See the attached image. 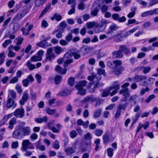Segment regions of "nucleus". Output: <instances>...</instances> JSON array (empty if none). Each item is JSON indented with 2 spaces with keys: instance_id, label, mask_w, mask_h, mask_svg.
<instances>
[{
  "instance_id": "nucleus-30",
  "label": "nucleus",
  "mask_w": 158,
  "mask_h": 158,
  "mask_svg": "<svg viewBox=\"0 0 158 158\" xmlns=\"http://www.w3.org/2000/svg\"><path fill=\"white\" fill-rule=\"evenodd\" d=\"M102 139L104 143L105 144H107L109 140V133L105 132L103 136Z\"/></svg>"
},
{
  "instance_id": "nucleus-13",
  "label": "nucleus",
  "mask_w": 158,
  "mask_h": 158,
  "mask_svg": "<svg viewBox=\"0 0 158 158\" xmlns=\"http://www.w3.org/2000/svg\"><path fill=\"white\" fill-rule=\"evenodd\" d=\"M137 97V96L135 94L130 96L128 99V102L131 106L136 103Z\"/></svg>"
},
{
  "instance_id": "nucleus-49",
  "label": "nucleus",
  "mask_w": 158,
  "mask_h": 158,
  "mask_svg": "<svg viewBox=\"0 0 158 158\" xmlns=\"http://www.w3.org/2000/svg\"><path fill=\"white\" fill-rule=\"evenodd\" d=\"M5 53L3 52L0 53V65L3 64L5 58Z\"/></svg>"
},
{
  "instance_id": "nucleus-51",
  "label": "nucleus",
  "mask_w": 158,
  "mask_h": 158,
  "mask_svg": "<svg viewBox=\"0 0 158 158\" xmlns=\"http://www.w3.org/2000/svg\"><path fill=\"white\" fill-rule=\"evenodd\" d=\"M113 149L111 148H109L107 150L108 156L110 157H111L113 154Z\"/></svg>"
},
{
  "instance_id": "nucleus-25",
  "label": "nucleus",
  "mask_w": 158,
  "mask_h": 158,
  "mask_svg": "<svg viewBox=\"0 0 158 158\" xmlns=\"http://www.w3.org/2000/svg\"><path fill=\"white\" fill-rule=\"evenodd\" d=\"M16 123V119L13 117L10 120L9 122V126L8 127L9 129L12 130L14 127V125Z\"/></svg>"
},
{
  "instance_id": "nucleus-60",
  "label": "nucleus",
  "mask_w": 158,
  "mask_h": 158,
  "mask_svg": "<svg viewBox=\"0 0 158 158\" xmlns=\"http://www.w3.org/2000/svg\"><path fill=\"white\" fill-rule=\"evenodd\" d=\"M52 147L56 149H58L60 148V145L59 144V142L58 140H56L53 143Z\"/></svg>"
},
{
  "instance_id": "nucleus-42",
  "label": "nucleus",
  "mask_w": 158,
  "mask_h": 158,
  "mask_svg": "<svg viewBox=\"0 0 158 158\" xmlns=\"http://www.w3.org/2000/svg\"><path fill=\"white\" fill-rule=\"evenodd\" d=\"M111 90L110 89V87L107 88L103 92L102 96V97H106L110 95V92Z\"/></svg>"
},
{
  "instance_id": "nucleus-18",
  "label": "nucleus",
  "mask_w": 158,
  "mask_h": 158,
  "mask_svg": "<svg viewBox=\"0 0 158 158\" xmlns=\"http://www.w3.org/2000/svg\"><path fill=\"white\" fill-rule=\"evenodd\" d=\"M146 78V76L141 75H136L133 78V79L135 80V81L138 82L142 81Z\"/></svg>"
},
{
  "instance_id": "nucleus-56",
  "label": "nucleus",
  "mask_w": 158,
  "mask_h": 158,
  "mask_svg": "<svg viewBox=\"0 0 158 158\" xmlns=\"http://www.w3.org/2000/svg\"><path fill=\"white\" fill-rule=\"evenodd\" d=\"M70 135L71 138H74L77 136V133L75 130H73L70 132Z\"/></svg>"
},
{
  "instance_id": "nucleus-23",
  "label": "nucleus",
  "mask_w": 158,
  "mask_h": 158,
  "mask_svg": "<svg viewBox=\"0 0 158 158\" xmlns=\"http://www.w3.org/2000/svg\"><path fill=\"white\" fill-rule=\"evenodd\" d=\"M80 52V50L77 49L75 48L73 49V56L75 59H78L81 57V55L79 54Z\"/></svg>"
},
{
  "instance_id": "nucleus-63",
  "label": "nucleus",
  "mask_w": 158,
  "mask_h": 158,
  "mask_svg": "<svg viewBox=\"0 0 158 158\" xmlns=\"http://www.w3.org/2000/svg\"><path fill=\"white\" fill-rule=\"evenodd\" d=\"M15 89L19 94H21L22 92V89L21 87L18 84H17L15 86Z\"/></svg>"
},
{
  "instance_id": "nucleus-10",
  "label": "nucleus",
  "mask_w": 158,
  "mask_h": 158,
  "mask_svg": "<svg viewBox=\"0 0 158 158\" xmlns=\"http://www.w3.org/2000/svg\"><path fill=\"white\" fill-rule=\"evenodd\" d=\"M17 104L15 102L14 100L11 98H8V100L6 105V107L7 109H9L12 107V109L15 108Z\"/></svg>"
},
{
  "instance_id": "nucleus-8",
  "label": "nucleus",
  "mask_w": 158,
  "mask_h": 158,
  "mask_svg": "<svg viewBox=\"0 0 158 158\" xmlns=\"http://www.w3.org/2000/svg\"><path fill=\"white\" fill-rule=\"evenodd\" d=\"M25 111L23 107L16 109L14 112V115L17 118H22L25 115Z\"/></svg>"
},
{
  "instance_id": "nucleus-19",
  "label": "nucleus",
  "mask_w": 158,
  "mask_h": 158,
  "mask_svg": "<svg viewBox=\"0 0 158 158\" xmlns=\"http://www.w3.org/2000/svg\"><path fill=\"white\" fill-rule=\"evenodd\" d=\"M113 56L115 58H120L123 56V53L119 49L117 51H114L112 53Z\"/></svg>"
},
{
  "instance_id": "nucleus-44",
  "label": "nucleus",
  "mask_w": 158,
  "mask_h": 158,
  "mask_svg": "<svg viewBox=\"0 0 158 158\" xmlns=\"http://www.w3.org/2000/svg\"><path fill=\"white\" fill-rule=\"evenodd\" d=\"M23 38L21 37V36H19L18 38H16V40L17 41L16 43V45L19 46L22 44L23 40Z\"/></svg>"
},
{
  "instance_id": "nucleus-53",
  "label": "nucleus",
  "mask_w": 158,
  "mask_h": 158,
  "mask_svg": "<svg viewBox=\"0 0 158 158\" xmlns=\"http://www.w3.org/2000/svg\"><path fill=\"white\" fill-rule=\"evenodd\" d=\"M73 36L71 33H69L65 37L66 40L68 43L72 40Z\"/></svg>"
},
{
  "instance_id": "nucleus-24",
  "label": "nucleus",
  "mask_w": 158,
  "mask_h": 158,
  "mask_svg": "<svg viewBox=\"0 0 158 158\" xmlns=\"http://www.w3.org/2000/svg\"><path fill=\"white\" fill-rule=\"evenodd\" d=\"M63 32L64 31H63V29L60 30V28H58L57 30H56L53 32L52 34L54 35L55 33H57L56 35V37L58 39H60L62 36V34Z\"/></svg>"
},
{
  "instance_id": "nucleus-38",
  "label": "nucleus",
  "mask_w": 158,
  "mask_h": 158,
  "mask_svg": "<svg viewBox=\"0 0 158 158\" xmlns=\"http://www.w3.org/2000/svg\"><path fill=\"white\" fill-rule=\"evenodd\" d=\"M73 56V50L72 52H69L66 53L64 56V59L71 58Z\"/></svg>"
},
{
  "instance_id": "nucleus-21",
  "label": "nucleus",
  "mask_w": 158,
  "mask_h": 158,
  "mask_svg": "<svg viewBox=\"0 0 158 158\" xmlns=\"http://www.w3.org/2000/svg\"><path fill=\"white\" fill-rule=\"evenodd\" d=\"M37 45L39 46L44 48H46L48 47L51 46V44H48L47 42H46V41L44 40L37 43Z\"/></svg>"
},
{
  "instance_id": "nucleus-7",
  "label": "nucleus",
  "mask_w": 158,
  "mask_h": 158,
  "mask_svg": "<svg viewBox=\"0 0 158 158\" xmlns=\"http://www.w3.org/2000/svg\"><path fill=\"white\" fill-rule=\"evenodd\" d=\"M53 49L52 48H49L47 49L45 54V61L51 62L54 60L56 57L55 54L52 53Z\"/></svg>"
},
{
  "instance_id": "nucleus-64",
  "label": "nucleus",
  "mask_w": 158,
  "mask_h": 158,
  "mask_svg": "<svg viewBox=\"0 0 158 158\" xmlns=\"http://www.w3.org/2000/svg\"><path fill=\"white\" fill-rule=\"evenodd\" d=\"M19 79L16 77H14L10 81V83L14 84L17 83Z\"/></svg>"
},
{
  "instance_id": "nucleus-34",
  "label": "nucleus",
  "mask_w": 158,
  "mask_h": 158,
  "mask_svg": "<svg viewBox=\"0 0 158 158\" xmlns=\"http://www.w3.org/2000/svg\"><path fill=\"white\" fill-rule=\"evenodd\" d=\"M53 49L55 53L57 54H59L64 50L63 48L59 46L54 47Z\"/></svg>"
},
{
  "instance_id": "nucleus-31",
  "label": "nucleus",
  "mask_w": 158,
  "mask_h": 158,
  "mask_svg": "<svg viewBox=\"0 0 158 158\" xmlns=\"http://www.w3.org/2000/svg\"><path fill=\"white\" fill-rule=\"evenodd\" d=\"M47 0H35V6L36 7H39L43 5L44 2Z\"/></svg>"
},
{
  "instance_id": "nucleus-43",
  "label": "nucleus",
  "mask_w": 158,
  "mask_h": 158,
  "mask_svg": "<svg viewBox=\"0 0 158 158\" xmlns=\"http://www.w3.org/2000/svg\"><path fill=\"white\" fill-rule=\"evenodd\" d=\"M101 113V110L99 109H98L96 110L94 112V116L95 118H98L99 117Z\"/></svg>"
},
{
  "instance_id": "nucleus-62",
  "label": "nucleus",
  "mask_w": 158,
  "mask_h": 158,
  "mask_svg": "<svg viewBox=\"0 0 158 158\" xmlns=\"http://www.w3.org/2000/svg\"><path fill=\"white\" fill-rule=\"evenodd\" d=\"M108 10V6L106 5H103L101 8V12L102 13H104L106 12Z\"/></svg>"
},
{
  "instance_id": "nucleus-6",
  "label": "nucleus",
  "mask_w": 158,
  "mask_h": 158,
  "mask_svg": "<svg viewBox=\"0 0 158 158\" xmlns=\"http://www.w3.org/2000/svg\"><path fill=\"white\" fill-rule=\"evenodd\" d=\"M107 24L106 20H102L99 24H97L96 26L94 29L95 32L98 33L103 31L106 29Z\"/></svg>"
},
{
  "instance_id": "nucleus-28",
  "label": "nucleus",
  "mask_w": 158,
  "mask_h": 158,
  "mask_svg": "<svg viewBox=\"0 0 158 158\" xmlns=\"http://www.w3.org/2000/svg\"><path fill=\"white\" fill-rule=\"evenodd\" d=\"M48 119L47 117L45 116L43 117V118H36L35 119V121L37 123H41L43 122H46Z\"/></svg>"
},
{
  "instance_id": "nucleus-2",
  "label": "nucleus",
  "mask_w": 158,
  "mask_h": 158,
  "mask_svg": "<svg viewBox=\"0 0 158 158\" xmlns=\"http://www.w3.org/2000/svg\"><path fill=\"white\" fill-rule=\"evenodd\" d=\"M122 62L119 60H115L113 61H108L107 65L110 68L114 69L113 72L115 75H118L122 73L124 70V67L121 66Z\"/></svg>"
},
{
  "instance_id": "nucleus-58",
  "label": "nucleus",
  "mask_w": 158,
  "mask_h": 158,
  "mask_svg": "<svg viewBox=\"0 0 158 158\" xmlns=\"http://www.w3.org/2000/svg\"><path fill=\"white\" fill-rule=\"evenodd\" d=\"M74 78L73 77H71L69 79L68 81V84L70 86H72L74 85Z\"/></svg>"
},
{
  "instance_id": "nucleus-22",
  "label": "nucleus",
  "mask_w": 158,
  "mask_h": 158,
  "mask_svg": "<svg viewBox=\"0 0 158 158\" xmlns=\"http://www.w3.org/2000/svg\"><path fill=\"white\" fill-rule=\"evenodd\" d=\"M51 7V3L50 2L48 3L44 9L42 11L39 18H41L44 14L47 12Z\"/></svg>"
},
{
  "instance_id": "nucleus-16",
  "label": "nucleus",
  "mask_w": 158,
  "mask_h": 158,
  "mask_svg": "<svg viewBox=\"0 0 158 158\" xmlns=\"http://www.w3.org/2000/svg\"><path fill=\"white\" fill-rule=\"evenodd\" d=\"M33 27L32 24L30 25L28 27L27 30H26L25 27H23L21 29V31L22 32L23 35H27L29 33L30 31L32 29Z\"/></svg>"
},
{
  "instance_id": "nucleus-32",
  "label": "nucleus",
  "mask_w": 158,
  "mask_h": 158,
  "mask_svg": "<svg viewBox=\"0 0 158 158\" xmlns=\"http://www.w3.org/2000/svg\"><path fill=\"white\" fill-rule=\"evenodd\" d=\"M101 5L98 4V6H95L91 13V15L94 16H97L98 12V7H100Z\"/></svg>"
},
{
  "instance_id": "nucleus-37",
  "label": "nucleus",
  "mask_w": 158,
  "mask_h": 158,
  "mask_svg": "<svg viewBox=\"0 0 158 158\" xmlns=\"http://www.w3.org/2000/svg\"><path fill=\"white\" fill-rule=\"evenodd\" d=\"M11 47H9L8 49V53L7 56L9 57H13L15 56L16 54L12 51Z\"/></svg>"
},
{
  "instance_id": "nucleus-4",
  "label": "nucleus",
  "mask_w": 158,
  "mask_h": 158,
  "mask_svg": "<svg viewBox=\"0 0 158 158\" xmlns=\"http://www.w3.org/2000/svg\"><path fill=\"white\" fill-rule=\"evenodd\" d=\"M86 81H82L78 82V84L75 86L76 88L78 90L77 94L81 95H84L86 93L85 89H83V87L86 86Z\"/></svg>"
},
{
  "instance_id": "nucleus-14",
  "label": "nucleus",
  "mask_w": 158,
  "mask_h": 158,
  "mask_svg": "<svg viewBox=\"0 0 158 158\" xmlns=\"http://www.w3.org/2000/svg\"><path fill=\"white\" fill-rule=\"evenodd\" d=\"M76 144L73 145V147H69L64 149V152L67 155H69L73 154L75 152V149L76 148Z\"/></svg>"
},
{
  "instance_id": "nucleus-33",
  "label": "nucleus",
  "mask_w": 158,
  "mask_h": 158,
  "mask_svg": "<svg viewBox=\"0 0 158 158\" xmlns=\"http://www.w3.org/2000/svg\"><path fill=\"white\" fill-rule=\"evenodd\" d=\"M128 105V103L127 102L125 103H121L118 106L117 109L120 111H121V110H125Z\"/></svg>"
},
{
  "instance_id": "nucleus-26",
  "label": "nucleus",
  "mask_w": 158,
  "mask_h": 158,
  "mask_svg": "<svg viewBox=\"0 0 158 158\" xmlns=\"http://www.w3.org/2000/svg\"><path fill=\"white\" fill-rule=\"evenodd\" d=\"M71 91L69 90L65 89L64 91L59 92L57 94V96H66L70 94Z\"/></svg>"
},
{
  "instance_id": "nucleus-11",
  "label": "nucleus",
  "mask_w": 158,
  "mask_h": 158,
  "mask_svg": "<svg viewBox=\"0 0 158 158\" xmlns=\"http://www.w3.org/2000/svg\"><path fill=\"white\" fill-rule=\"evenodd\" d=\"M116 35L114 36V40L116 42H119L123 40V34L121 31H117L115 34Z\"/></svg>"
},
{
  "instance_id": "nucleus-27",
  "label": "nucleus",
  "mask_w": 158,
  "mask_h": 158,
  "mask_svg": "<svg viewBox=\"0 0 158 158\" xmlns=\"http://www.w3.org/2000/svg\"><path fill=\"white\" fill-rule=\"evenodd\" d=\"M92 139V136L89 132L87 133L84 136V139L86 141H88L89 144L91 143V140Z\"/></svg>"
},
{
  "instance_id": "nucleus-47",
  "label": "nucleus",
  "mask_w": 158,
  "mask_h": 158,
  "mask_svg": "<svg viewBox=\"0 0 158 158\" xmlns=\"http://www.w3.org/2000/svg\"><path fill=\"white\" fill-rule=\"evenodd\" d=\"M96 25V23L94 21L87 23L86 25L88 28H91Z\"/></svg>"
},
{
  "instance_id": "nucleus-15",
  "label": "nucleus",
  "mask_w": 158,
  "mask_h": 158,
  "mask_svg": "<svg viewBox=\"0 0 158 158\" xmlns=\"http://www.w3.org/2000/svg\"><path fill=\"white\" fill-rule=\"evenodd\" d=\"M29 94L27 92H24L23 94L22 99L20 100L19 103L21 105L24 104L29 98Z\"/></svg>"
},
{
  "instance_id": "nucleus-54",
  "label": "nucleus",
  "mask_w": 158,
  "mask_h": 158,
  "mask_svg": "<svg viewBox=\"0 0 158 158\" xmlns=\"http://www.w3.org/2000/svg\"><path fill=\"white\" fill-rule=\"evenodd\" d=\"M149 90V88L147 87H146L145 89L142 88L140 91V95L141 96H143L145 92L148 91Z\"/></svg>"
},
{
  "instance_id": "nucleus-5",
  "label": "nucleus",
  "mask_w": 158,
  "mask_h": 158,
  "mask_svg": "<svg viewBox=\"0 0 158 158\" xmlns=\"http://www.w3.org/2000/svg\"><path fill=\"white\" fill-rule=\"evenodd\" d=\"M118 27L115 23H113L110 25L109 27V30L107 32L106 34L109 39L114 37L116 35L115 31L118 29Z\"/></svg>"
},
{
  "instance_id": "nucleus-9",
  "label": "nucleus",
  "mask_w": 158,
  "mask_h": 158,
  "mask_svg": "<svg viewBox=\"0 0 158 158\" xmlns=\"http://www.w3.org/2000/svg\"><path fill=\"white\" fill-rule=\"evenodd\" d=\"M27 13V12L26 10H23L16 15V16L13 19V22L19 21L20 19L24 16Z\"/></svg>"
},
{
  "instance_id": "nucleus-59",
  "label": "nucleus",
  "mask_w": 158,
  "mask_h": 158,
  "mask_svg": "<svg viewBox=\"0 0 158 158\" xmlns=\"http://www.w3.org/2000/svg\"><path fill=\"white\" fill-rule=\"evenodd\" d=\"M97 73L101 75H103L104 76H106V73L105 72V70L102 69H99L97 70Z\"/></svg>"
},
{
  "instance_id": "nucleus-57",
  "label": "nucleus",
  "mask_w": 158,
  "mask_h": 158,
  "mask_svg": "<svg viewBox=\"0 0 158 158\" xmlns=\"http://www.w3.org/2000/svg\"><path fill=\"white\" fill-rule=\"evenodd\" d=\"M81 49L84 50V53L85 55L88 53L90 50V48L87 46L82 47Z\"/></svg>"
},
{
  "instance_id": "nucleus-61",
  "label": "nucleus",
  "mask_w": 158,
  "mask_h": 158,
  "mask_svg": "<svg viewBox=\"0 0 158 158\" xmlns=\"http://www.w3.org/2000/svg\"><path fill=\"white\" fill-rule=\"evenodd\" d=\"M54 18H55L57 21H59L62 19V17L60 15L55 13L54 14Z\"/></svg>"
},
{
  "instance_id": "nucleus-35",
  "label": "nucleus",
  "mask_w": 158,
  "mask_h": 158,
  "mask_svg": "<svg viewBox=\"0 0 158 158\" xmlns=\"http://www.w3.org/2000/svg\"><path fill=\"white\" fill-rule=\"evenodd\" d=\"M42 59V57L40 56L37 55L32 56L31 58V60L32 62H37L40 61Z\"/></svg>"
},
{
  "instance_id": "nucleus-52",
  "label": "nucleus",
  "mask_w": 158,
  "mask_h": 158,
  "mask_svg": "<svg viewBox=\"0 0 158 158\" xmlns=\"http://www.w3.org/2000/svg\"><path fill=\"white\" fill-rule=\"evenodd\" d=\"M94 133L95 135L97 136H99L103 134V131L102 130H100L99 129H96L94 131Z\"/></svg>"
},
{
  "instance_id": "nucleus-41",
  "label": "nucleus",
  "mask_w": 158,
  "mask_h": 158,
  "mask_svg": "<svg viewBox=\"0 0 158 158\" xmlns=\"http://www.w3.org/2000/svg\"><path fill=\"white\" fill-rule=\"evenodd\" d=\"M62 79L61 77L59 75L56 76L54 78V81L56 85L59 84Z\"/></svg>"
},
{
  "instance_id": "nucleus-55",
  "label": "nucleus",
  "mask_w": 158,
  "mask_h": 158,
  "mask_svg": "<svg viewBox=\"0 0 158 158\" xmlns=\"http://www.w3.org/2000/svg\"><path fill=\"white\" fill-rule=\"evenodd\" d=\"M151 69V67L149 66L143 67V73L144 74L148 73Z\"/></svg>"
},
{
  "instance_id": "nucleus-20",
  "label": "nucleus",
  "mask_w": 158,
  "mask_h": 158,
  "mask_svg": "<svg viewBox=\"0 0 158 158\" xmlns=\"http://www.w3.org/2000/svg\"><path fill=\"white\" fill-rule=\"evenodd\" d=\"M119 81H114L112 84V86L110 87V89L111 90L115 89L118 90L120 88V85L119 84Z\"/></svg>"
},
{
  "instance_id": "nucleus-3",
  "label": "nucleus",
  "mask_w": 158,
  "mask_h": 158,
  "mask_svg": "<svg viewBox=\"0 0 158 158\" xmlns=\"http://www.w3.org/2000/svg\"><path fill=\"white\" fill-rule=\"evenodd\" d=\"M28 149H34V147L33 146V144L29 140H23L22 143L21 150L23 152L26 151L24 154L25 156L27 157H29L32 155V152H34V151H27Z\"/></svg>"
},
{
  "instance_id": "nucleus-50",
  "label": "nucleus",
  "mask_w": 158,
  "mask_h": 158,
  "mask_svg": "<svg viewBox=\"0 0 158 158\" xmlns=\"http://www.w3.org/2000/svg\"><path fill=\"white\" fill-rule=\"evenodd\" d=\"M11 42L12 41L10 40H7L2 44V46L4 48H6L7 45L10 44Z\"/></svg>"
},
{
  "instance_id": "nucleus-48",
  "label": "nucleus",
  "mask_w": 158,
  "mask_h": 158,
  "mask_svg": "<svg viewBox=\"0 0 158 158\" xmlns=\"http://www.w3.org/2000/svg\"><path fill=\"white\" fill-rule=\"evenodd\" d=\"M75 6L76 5L75 3H73L72 5V8L68 12V14L69 15H71L72 14L74 13L75 10Z\"/></svg>"
},
{
  "instance_id": "nucleus-45",
  "label": "nucleus",
  "mask_w": 158,
  "mask_h": 158,
  "mask_svg": "<svg viewBox=\"0 0 158 158\" xmlns=\"http://www.w3.org/2000/svg\"><path fill=\"white\" fill-rule=\"evenodd\" d=\"M139 23L138 21H136L134 19H130L128 20V22L127 23L126 25L127 26H129L130 24L135 23L136 24H138Z\"/></svg>"
},
{
  "instance_id": "nucleus-36",
  "label": "nucleus",
  "mask_w": 158,
  "mask_h": 158,
  "mask_svg": "<svg viewBox=\"0 0 158 158\" xmlns=\"http://www.w3.org/2000/svg\"><path fill=\"white\" fill-rule=\"evenodd\" d=\"M46 111L47 113L49 115H53L56 112V109H51L50 108H47Z\"/></svg>"
},
{
  "instance_id": "nucleus-29",
  "label": "nucleus",
  "mask_w": 158,
  "mask_h": 158,
  "mask_svg": "<svg viewBox=\"0 0 158 158\" xmlns=\"http://www.w3.org/2000/svg\"><path fill=\"white\" fill-rule=\"evenodd\" d=\"M14 22V23L12 27V30L13 33L16 32L19 29L20 27V25L19 23H15V22Z\"/></svg>"
},
{
  "instance_id": "nucleus-46",
  "label": "nucleus",
  "mask_w": 158,
  "mask_h": 158,
  "mask_svg": "<svg viewBox=\"0 0 158 158\" xmlns=\"http://www.w3.org/2000/svg\"><path fill=\"white\" fill-rule=\"evenodd\" d=\"M16 93L15 91H10L8 94V98H12L13 99H15L16 97Z\"/></svg>"
},
{
  "instance_id": "nucleus-40",
  "label": "nucleus",
  "mask_w": 158,
  "mask_h": 158,
  "mask_svg": "<svg viewBox=\"0 0 158 158\" xmlns=\"http://www.w3.org/2000/svg\"><path fill=\"white\" fill-rule=\"evenodd\" d=\"M67 26V24L65 21H63L61 22L58 27V28H60V30H62L64 31V29Z\"/></svg>"
},
{
  "instance_id": "nucleus-1",
  "label": "nucleus",
  "mask_w": 158,
  "mask_h": 158,
  "mask_svg": "<svg viewBox=\"0 0 158 158\" xmlns=\"http://www.w3.org/2000/svg\"><path fill=\"white\" fill-rule=\"evenodd\" d=\"M31 133L30 128L28 126L25 127H19L15 128L12 134V137L15 139H19L23 137L29 135Z\"/></svg>"
},
{
  "instance_id": "nucleus-39",
  "label": "nucleus",
  "mask_w": 158,
  "mask_h": 158,
  "mask_svg": "<svg viewBox=\"0 0 158 158\" xmlns=\"http://www.w3.org/2000/svg\"><path fill=\"white\" fill-rule=\"evenodd\" d=\"M26 66L28 67L30 71L33 70L36 68L35 65L32 64L30 61H28L27 62Z\"/></svg>"
},
{
  "instance_id": "nucleus-12",
  "label": "nucleus",
  "mask_w": 158,
  "mask_h": 158,
  "mask_svg": "<svg viewBox=\"0 0 158 158\" xmlns=\"http://www.w3.org/2000/svg\"><path fill=\"white\" fill-rule=\"evenodd\" d=\"M99 99L98 98H96L92 95L86 97L82 101L83 102H93L98 101Z\"/></svg>"
},
{
  "instance_id": "nucleus-17",
  "label": "nucleus",
  "mask_w": 158,
  "mask_h": 158,
  "mask_svg": "<svg viewBox=\"0 0 158 158\" xmlns=\"http://www.w3.org/2000/svg\"><path fill=\"white\" fill-rule=\"evenodd\" d=\"M119 49L122 52L126 54L127 55L130 52V49L128 48L125 45H120L119 46Z\"/></svg>"
}]
</instances>
